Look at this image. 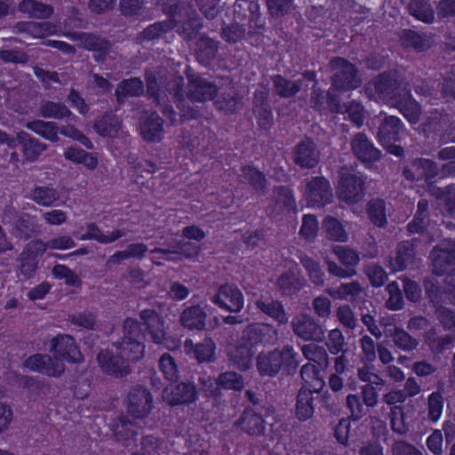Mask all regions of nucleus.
Instances as JSON below:
<instances>
[{
  "instance_id": "nucleus-29",
  "label": "nucleus",
  "mask_w": 455,
  "mask_h": 455,
  "mask_svg": "<svg viewBox=\"0 0 455 455\" xmlns=\"http://www.w3.org/2000/svg\"><path fill=\"white\" fill-rule=\"evenodd\" d=\"M144 93V83L139 77L124 79L116 85L115 94L119 105L124 104L128 98L139 97Z\"/></svg>"
},
{
  "instance_id": "nucleus-30",
  "label": "nucleus",
  "mask_w": 455,
  "mask_h": 455,
  "mask_svg": "<svg viewBox=\"0 0 455 455\" xmlns=\"http://www.w3.org/2000/svg\"><path fill=\"white\" fill-rule=\"evenodd\" d=\"M164 121L159 116H142L140 131L142 138L150 142L159 141L163 138Z\"/></svg>"
},
{
  "instance_id": "nucleus-50",
  "label": "nucleus",
  "mask_w": 455,
  "mask_h": 455,
  "mask_svg": "<svg viewBox=\"0 0 455 455\" xmlns=\"http://www.w3.org/2000/svg\"><path fill=\"white\" fill-rule=\"evenodd\" d=\"M199 382L204 390L212 396H219L222 389L227 388L228 373H221L218 379H212L210 376H201Z\"/></svg>"
},
{
  "instance_id": "nucleus-58",
  "label": "nucleus",
  "mask_w": 455,
  "mask_h": 455,
  "mask_svg": "<svg viewBox=\"0 0 455 455\" xmlns=\"http://www.w3.org/2000/svg\"><path fill=\"white\" fill-rule=\"evenodd\" d=\"M319 223L317 217L312 213L303 215L302 225L299 229V235L309 242H313L318 233Z\"/></svg>"
},
{
  "instance_id": "nucleus-21",
  "label": "nucleus",
  "mask_w": 455,
  "mask_h": 455,
  "mask_svg": "<svg viewBox=\"0 0 455 455\" xmlns=\"http://www.w3.org/2000/svg\"><path fill=\"white\" fill-rule=\"evenodd\" d=\"M292 161L301 169H313L319 163V152L310 139L299 141L292 149Z\"/></svg>"
},
{
  "instance_id": "nucleus-24",
  "label": "nucleus",
  "mask_w": 455,
  "mask_h": 455,
  "mask_svg": "<svg viewBox=\"0 0 455 455\" xmlns=\"http://www.w3.org/2000/svg\"><path fill=\"white\" fill-rule=\"evenodd\" d=\"M275 331L267 325L253 323L242 332L240 340L255 350L258 346L270 344Z\"/></svg>"
},
{
  "instance_id": "nucleus-12",
  "label": "nucleus",
  "mask_w": 455,
  "mask_h": 455,
  "mask_svg": "<svg viewBox=\"0 0 455 455\" xmlns=\"http://www.w3.org/2000/svg\"><path fill=\"white\" fill-rule=\"evenodd\" d=\"M43 241L40 239L32 240L23 248L17 258L18 275L26 279L33 277L38 267L39 258L44 253Z\"/></svg>"
},
{
  "instance_id": "nucleus-9",
  "label": "nucleus",
  "mask_w": 455,
  "mask_h": 455,
  "mask_svg": "<svg viewBox=\"0 0 455 455\" xmlns=\"http://www.w3.org/2000/svg\"><path fill=\"white\" fill-rule=\"evenodd\" d=\"M432 273L436 276L455 271V238H444L433 246L429 253Z\"/></svg>"
},
{
  "instance_id": "nucleus-13",
  "label": "nucleus",
  "mask_w": 455,
  "mask_h": 455,
  "mask_svg": "<svg viewBox=\"0 0 455 455\" xmlns=\"http://www.w3.org/2000/svg\"><path fill=\"white\" fill-rule=\"evenodd\" d=\"M101 371L109 376L122 379L131 373L130 363L116 349H106L97 355Z\"/></svg>"
},
{
  "instance_id": "nucleus-4",
  "label": "nucleus",
  "mask_w": 455,
  "mask_h": 455,
  "mask_svg": "<svg viewBox=\"0 0 455 455\" xmlns=\"http://www.w3.org/2000/svg\"><path fill=\"white\" fill-rule=\"evenodd\" d=\"M298 353L292 346L261 351L256 357V368L261 377H276L294 375L299 366Z\"/></svg>"
},
{
  "instance_id": "nucleus-64",
  "label": "nucleus",
  "mask_w": 455,
  "mask_h": 455,
  "mask_svg": "<svg viewBox=\"0 0 455 455\" xmlns=\"http://www.w3.org/2000/svg\"><path fill=\"white\" fill-rule=\"evenodd\" d=\"M341 264L347 269H354V267L359 262L357 252L347 247H339L335 251Z\"/></svg>"
},
{
  "instance_id": "nucleus-26",
  "label": "nucleus",
  "mask_w": 455,
  "mask_h": 455,
  "mask_svg": "<svg viewBox=\"0 0 455 455\" xmlns=\"http://www.w3.org/2000/svg\"><path fill=\"white\" fill-rule=\"evenodd\" d=\"M164 397L170 404L190 403L196 398V389L190 382H181L174 387H166Z\"/></svg>"
},
{
  "instance_id": "nucleus-36",
  "label": "nucleus",
  "mask_w": 455,
  "mask_h": 455,
  "mask_svg": "<svg viewBox=\"0 0 455 455\" xmlns=\"http://www.w3.org/2000/svg\"><path fill=\"white\" fill-rule=\"evenodd\" d=\"M387 337L391 338L394 346L401 351L411 352L419 346L418 339L403 328L395 326L388 330Z\"/></svg>"
},
{
  "instance_id": "nucleus-8",
  "label": "nucleus",
  "mask_w": 455,
  "mask_h": 455,
  "mask_svg": "<svg viewBox=\"0 0 455 455\" xmlns=\"http://www.w3.org/2000/svg\"><path fill=\"white\" fill-rule=\"evenodd\" d=\"M366 192L365 179L362 174L340 172L337 185V196L340 202L355 205L362 202Z\"/></svg>"
},
{
  "instance_id": "nucleus-17",
  "label": "nucleus",
  "mask_w": 455,
  "mask_h": 455,
  "mask_svg": "<svg viewBox=\"0 0 455 455\" xmlns=\"http://www.w3.org/2000/svg\"><path fill=\"white\" fill-rule=\"evenodd\" d=\"M419 243L418 238L400 241L397 244L395 255L390 257L388 266L393 273L402 272L409 266L413 265L417 249Z\"/></svg>"
},
{
  "instance_id": "nucleus-19",
  "label": "nucleus",
  "mask_w": 455,
  "mask_h": 455,
  "mask_svg": "<svg viewBox=\"0 0 455 455\" xmlns=\"http://www.w3.org/2000/svg\"><path fill=\"white\" fill-rule=\"evenodd\" d=\"M293 332L303 340L321 342L324 338L323 327L308 314L297 315L291 321Z\"/></svg>"
},
{
  "instance_id": "nucleus-51",
  "label": "nucleus",
  "mask_w": 455,
  "mask_h": 455,
  "mask_svg": "<svg viewBox=\"0 0 455 455\" xmlns=\"http://www.w3.org/2000/svg\"><path fill=\"white\" fill-rule=\"evenodd\" d=\"M27 128L41 135L42 137L52 140H58L59 127L53 122H44L35 120L26 124Z\"/></svg>"
},
{
  "instance_id": "nucleus-62",
  "label": "nucleus",
  "mask_w": 455,
  "mask_h": 455,
  "mask_svg": "<svg viewBox=\"0 0 455 455\" xmlns=\"http://www.w3.org/2000/svg\"><path fill=\"white\" fill-rule=\"evenodd\" d=\"M326 346L332 355H338L342 352L345 347V338L343 333L339 329H332L330 331Z\"/></svg>"
},
{
  "instance_id": "nucleus-40",
  "label": "nucleus",
  "mask_w": 455,
  "mask_h": 455,
  "mask_svg": "<svg viewBox=\"0 0 455 455\" xmlns=\"http://www.w3.org/2000/svg\"><path fill=\"white\" fill-rule=\"evenodd\" d=\"M242 176L249 186L257 192L265 193L267 180L261 170L252 164L242 166Z\"/></svg>"
},
{
  "instance_id": "nucleus-14",
  "label": "nucleus",
  "mask_w": 455,
  "mask_h": 455,
  "mask_svg": "<svg viewBox=\"0 0 455 455\" xmlns=\"http://www.w3.org/2000/svg\"><path fill=\"white\" fill-rule=\"evenodd\" d=\"M140 319L144 327L145 335L157 345H163L167 340V331L164 317L152 308L140 311Z\"/></svg>"
},
{
  "instance_id": "nucleus-27",
  "label": "nucleus",
  "mask_w": 455,
  "mask_h": 455,
  "mask_svg": "<svg viewBox=\"0 0 455 455\" xmlns=\"http://www.w3.org/2000/svg\"><path fill=\"white\" fill-rule=\"evenodd\" d=\"M240 428L250 436H262L265 432L266 421L260 414L251 408H245L238 419Z\"/></svg>"
},
{
  "instance_id": "nucleus-60",
  "label": "nucleus",
  "mask_w": 455,
  "mask_h": 455,
  "mask_svg": "<svg viewBox=\"0 0 455 455\" xmlns=\"http://www.w3.org/2000/svg\"><path fill=\"white\" fill-rule=\"evenodd\" d=\"M385 384L366 383L361 387V398L366 407H374L378 404L379 392Z\"/></svg>"
},
{
  "instance_id": "nucleus-33",
  "label": "nucleus",
  "mask_w": 455,
  "mask_h": 455,
  "mask_svg": "<svg viewBox=\"0 0 455 455\" xmlns=\"http://www.w3.org/2000/svg\"><path fill=\"white\" fill-rule=\"evenodd\" d=\"M255 350L241 341L236 347L229 351V363H232L238 370L243 371L249 370L252 365V359Z\"/></svg>"
},
{
  "instance_id": "nucleus-11",
  "label": "nucleus",
  "mask_w": 455,
  "mask_h": 455,
  "mask_svg": "<svg viewBox=\"0 0 455 455\" xmlns=\"http://www.w3.org/2000/svg\"><path fill=\"white\" fill-rule=\"evenodd\" d=\"M269 215L278 218L285 214H297L298 205L294 189L291 186L279 185L273 188V203L268 206Z\"/></svg>"
},
{
  "instance_id": "nucleus-16",
  "label": "nucleus",
  "mask_w": 455,
  "mask_h": 455,
  "mask_svg": "<svg viewBox=\"0 0 455 455\" xmlns=\"http://www.w3.org/2000/svg\"><path fill=\"white\" fill-rule=\"evenodd\" d=\"M25 366L31 371L49 377H60L65 371V363L60 358L50 355L36 354L26 359Z\"/></svg>"
},
{
  "instance_id": "nucleus-63",
  "label": "nucleus",
  "mask_w": 455,
  "mask_h": 455,
  "mask_svg": "<svg viewBox=\"0 0 455 455\" xmlns=\"http://www.w3.org/2000/svg\"><path fill=\"white\" fill-rule=\"evenodd\" d=\"M162 450L161 441L153 436L146 435L140 443V449L138 451L140 455H160Z\"/></svg>"
},
{
  "instance_id": "nucleus-41",
  "label": "nucleus",
  "mask_w": 455,
  "mask_h": 455,
  "mask_svg": "<svg viewBox=\"0 0 455 455\" xmlns=\"http://www.w3.org/2000/svg\"><path fill=\"white\" fill-rule=\"evenodd\" d=\"M217 52L218 43L208 36H201L196 44V57L203 65H208L215 58Z\"/></svg>"
},
{
  "instance_id": "nucleus-10",
  "label": "nucleus",
  "mask_w": 455,
  "mask_h": 455,
  "mask_svg": "<svg viewBox=\"0 0 455 455\" xmlns=\"http://www.w3.org/2000/svg\"><path fill=\"white\" fill-rule=\"evenodd\" d=\"M72 40L78 42V46L93 52V59L98 63H104L110 53L113 43L107 37L95 33L74 32L69 34Z\"/></svg>"
},
{
  "instance_id": "nucleus-15",
  "label": "nucleus",
  "mask_w": 455,
  "mask_h": 455,
  "mask_svg": "<svg viewBox=\"0 0 455 455\" xmlns=\"http://www.w3.org/2000/svg\"><path fill=\"white\" fill-rule=\"evenodd\" d=\"M153 408L151 393L141 386L133 387L127 395L126 411L137 419L147 417Z\"/></svg>"
},
{
  "instance_id": "nucleus-32",
  "label": "nucleus",
  "mask_w": 455,
  "mask_h": 455,
  "mask_svg": "<svg viewBox=\"0 0 455 455\" xmlns=\"http://www.w3.org/2000/svg\"><path fill=\"white\" fill-rule=\"evenodd\" d=\"M20 144L22 146L24 159L33 163L47 149V145L40 142L37 139L30 137L28 133L20 132L18 133Z\"/></svg>"
},
{
  "instance_id": "nucleus-1",
  "label": "nucleus",
  "mask_w": 455,
  "mask_h": 455,
  "mask_svg": "<svg viewBox=\"0 0 455 455\" xmlns=\"http://www.w3.org/2000/svg\"><path fill=\"white\" fill-rule=\"evenodd\" d=\"M229 23V44L243 40L259 47L264 43L265 20L259 0H235Z\"/></svg>"
},
{
  "instance_id": "nucleus-46",
  "label": "nucleus",
  "mask_w": 455,
  "mask_h": 455,
  "mask_svg": "<svg viewBox=\"0 0 455 455\" xmlns=\"http://www.w3.org/2000/svg\"><path fill=\"white\" fill-rule=\"evenodd\" d=\"M256 305L259 309H260L264 314L267 315L268 317H272V319L278 323L282 324L287 322V314L285 313L284 306L281 301L258 300Z\"/></svg>"
},
{
  "instance_id": "nucleus-56",
  "label": "nucleus",
  "mask_w": 455,
  "mask_h": 455,
  "mask_svg": "<svg viewBox=\"0 0 455 455\" xmlns=\"http://www.w3.org/2000/svg\"><path fill=\"white\" fill-rule=\"evenodd\" d=\"M166 20L155 22L143 29L139 35L141 40L152 41L159 38L161 36L173 30Z\"/></svg>"
},
{
  "instance_id": "nucleus-23",
  "label": "nucleus",
  "mask_w": 455,
  "mask_h": 455,
  "mask_svg": "<svg viewBox=\"0 0 455 455\" xmlns=\"http://www.w3.org/2000/svg\"><path fill=\"white\" fill-rule=\"evenodd\" d=\"M354 156L363 164H373L381 158V152L364 133H356L351 142Z\"/></svg>"
},
{
  "instance_id": "nucleus-20",
  "label": "nucleus",
  "mask_w": 455,
  "mask_h": 455,
  "mask_svg": "<svg viewBox=\"0 0 455 455\" xmlns=\"http://www.w3.org/2000/svg\"><path fill=\"white\" fill-rule=\"evenodd\" d=\"M185 73L189 87L188 97L192 101L204 102L213 99L217 93V87L213 83L196 74L189 67L187 68Z\"/></svg>"
},
{
  "instance_id": "nucleus-55",
  "label": "nucleus",
  "mask_w": 455,
  "mask_h": 455,
  "mask_svg": "<svg viewBox=\"0 0 455 455\" xmlns=\"http://www.w3.org/2000/svg\"><path fill=\"white\" fill-rule=\"evenodd\" d=\"M359 342L362 350V361L372 365L378 357V344L369 335L362 336Z\"/></svg>"
},
{
  "instance_id": "nucleus-54",
  "label": "nucleus",
  "mask_w": 455,
  "mask_h": 455,
  "mask_svg": "<svg viewBox=\"0 0 455 455\" xmlns=\"http://www.w3.org/2000/svg\"><path fill=\"white\" fill-rule=\"evenodd\" d=\"M120 124L116 116H102L95 122L94 128L101 136H114L119 131Z\"/></svg>"
},
{
  "instance_id": "nucleus-47",
  "label": "nucleus",
  "mask_w": 455,
  "mask_h": 455,
  "mask_svg": "<svg viewBox=\"0 0 455 455\" xmlns=\"http://www.w3.org/2000/svg\"><path fill=\"white\" fill-rule=\"evenodd\" d=\"M362 290L360 283L357 281H353L350 283H340L336 288H329L328 292L334 299L348 300L358 297Z\"/></svg>"
},
{
  "instance_id": "nucleus-57",
  "label": "nucleus",
  "mask_w": 455,
  "mask_h": 455,
  "mask_svg": "<svg viewBox=\"0 0 455 455\" xmlns=\"http://www.w3.org/2000/svg\"><path fill=\"white\" fill-rule=\"evenodd\" d=\"M188 245L186 242H179L175 246L171 249H164V248H155L151 250V253H160L163 254L161 259L176 261L181 259L182 256L189 258L192 256V253H188L185 250V247Z\"/></svg>"
},
{
  "instance_id": "nucleus-25",
  "label": "nucleus",
  "mask_w": 455,
  "mask_h": 455,
  "mask_svg": "<svg viewBox=\"0 0 455 455\" xmlns=\"http://www.w3.org/2000/svg\"><path fill=\"white\" fill-rule=\"evenodd\" d=\"M163 90L180 110H184L185 101L184 78L176 71H168L164 76Z\"/></svg>"
},
{
  "instance_id": "nucleus-38",
  "label": "nucleus",
  "mask_w": 455,
  "mask_h": 455,
  "mask_svg": "<svg viewBox=\"0 0 455 455\" xmlns=\"http://www.w3.org/2000/svg\"><path fill=\"white\" fill-rule=\"evenodd\" d=\"M28 197L39 205L50 207L55 205V203L60 200V195L52 187L36 186L30 191Z\"/></svg>"
},
{
  "instance_id": "nucleus-5",
  "label": "nucleus",
  "mask_w": 455,
  "mask_h": 455,
  "mask_svg": "<svg viewBox=\"0 0 455 455\" xmlns=\"http://www.w3.org/2000/svg\"><path fill=\"white\" fill-rule=\"evenodd\" d=\"M404 132L403 124L397 116H385L378 129L377 141L387 154L402 158L404 148L399 142Z\"/></svg>"
},
{
  "instance_id": "nucleus-61",
  "label": "nucleus",
  "mask_w": 455,
  "mask_h": 455,
  "mask_svg": "<svg viewBox=\"0 0 455 455\" xmlns=\"http://www.w3.org/2000/svg\"><path fill=\"white\" fill-rule=\"evenodd\" d=\"M346 403L353 420H359L366 414V406L360 395H348Z\"/></svg>"
},
{
  "instance_id": "nucleus-34",
  "label": "nucleus",
  "mask_w": 455,
  "mask_h": 455,
  "mask_svg": "<svg viewBox=\"0 0 455 455\" xmlns=\"http://www.w3.org/2000/svg\"><path fill=\"white\" fill-rule=\"evenodd\" d=\"M315 411L314 396L307 387H300L297 394L295 414L299 420L307 421Z\"/></svg>"
},
{
  "instance_id": "nucleus-45",
  "label": "nucleus",
  "mask_w": 455,
  "mask_h": 455,
  "mask_svg": "<svg viewBox=\"0 0 455 455\" xmlns=\"http://www.w3.org/2000/svg\"><path fill=\"white\" fill-rule=\"evenodd\" d=\"M366 213L371 223L377 228H384L387 224L386 204L381 199L371 200L366 204Z\"/></svg>"
},
{
  "instance_id": "nucleus-42",
  "label": "nucleus",
  "mask_w": 455,
  "mask_h": 455,
  "mask_svg": "<svg viewBox=\"0 0 455 455\" xmlns=\"http://www.w3.org/2000/svg\"><path fill=\"white\" fill-rule=\"evenodd\" d=\"M18 9L35 19H47L53 13L52 5L36 0H22L20 2Z\"/></svg>"
},
{
  "instance_id": "nucleus-52",
  "label": "nucleus",
  "mask_w": 455,
  "mask_h": 455,
  "mask_svg": "<svg viewBox=\"0 0 455 455\" xmlns=\"http://www.w3.org/2000/svg\"><path fill=\"white\" fill-rule=\"evenodd\" d=\"M273 84L275 92L283 98L292 97L301 90L299 82L289 81L282 75H276L273 78Z\"/></svg>"
},
{
  "instance_id": "nucleus-59",
  "label": "nucleus",
  "mask_w": 455,
  "mask_h": 455,
  "mask_svg": "<svg viewBox=\"0 0 455 455\" xmlns=\"http://www.w3.org/2000/svg\"><path fill=\"white\" fill-rule=\"evenodd\" d=\"M159 368L164 378L169 381H176L179 379V370L174 358L168 353H164L159 359Z\"/></svg>"
},
{
  "instance_id": "nucleus-53",
  "label": "nucleus",
  "mask_w": 455,
  "mask_h": 455,
  "mask_svg": "<svg viewBox=\"0 0 455 455\" xmlns=\"http://www.w3.org/2000/svg\"><path fill=\"white\" fill-rule=\"evenodd\" d=\"M444 398L439 392H433L427 397V419L437 422L443 416Z\"/></svg>"
},
{
  "instance_id": "nucleus-43",
  "label": "nucleus",
  "mask_w": 455,
  "mask_h": 455,
  "mask_svg": "<svg viewBox=\"0 0 455 455\" xmlns=\"http://www.w3.org/2000/svg\"><path fill=\"white\" fill-rule=\"evenodd\" d=\"M206 314L198 306L188 307L180 315L181 324L190 330H202L205 325Z\"/></svg>"
},
{
  "instance_id": "nucleus-18",
  "label": "nucleus",
  "mask_w": 455,
  "mask_h": 455,
  "mask_svg": "<svg viewBox=\"0 0 455 455\" xmlns=\"http://www.w3.org/2000/svg\"><path fill=\"white\" fill-rule=\"evenodd\" d=\"M50 352L60 358L62 362L78 363L83 360L82 354L75 341L68 334H59L50 341Z\"/></svg>"
},
{
  "instance_id": "nucleus-39",
  "label": "nucleus",
  "mask_w": 455,
  "mask_h": 455,
  "mask_svg": "<svg viewBox=\"0 0 455 455\" xmlns=\"http://www.w3.org/2000/svg\"><path fill=\"white\" fill-rule=\"evenodd\" d=\"M115 349L129 363L140 360L144 354V345L131 338H122L121 341L115 345Z\"/></svg>"
},
{
  "instance_id": "nucleus-7",
  "label": "nucleus",
  "mask_w": 455,
  "mask_h": 455,
  "mask_svg": "<svg viewBox=\"0 0 455 455\" xmlns=\"http://www.w3.org/2000/svg\"><path fill=\"white\" fill-rule=\"evenodd\" d=\"M302 193L309 208L323 209L333 202V188L331 181L323 176L305 180Z\"/></svg>"
},
{
  "instance_id": "nucleus-31",
  "label": "nucleus",
  "mask_w": 455,
  "mask_h": 455,
  "mask_svg": "<svg viewBox=\"0 0 455 455\" xmlns=\"http://www.w3.org/2000/svg\"><path fill=\"white\" fill-rule=\"evenodd\" d=\"M147 95L153 102L160 107L163 114H174L169 96L163 89H159L156 77L150 76L147 77Z\"/></svg>"
},
{
  "instance_id": "nucleus-2",
  "label": "nucleus",
  "mask_w": 455,
  "mask_h": 455,
  "mask_svg": "<svg viewBox=\"0 0 455 455\" xmlns=\"http://www.w3.org/2000/svg\"><path fill=\"white\" fill-rule=\"evenodd\" d=\"M156 6L167 16L165 20L185 41L196 39L203 28V20L192 0H158Z\"/></svg>"
},
{
  "instance_id": "nucleus-22",
  "label": "nucleus",
  "mask_w": 455,
  "mask_h": 455,
  "mask_svg": "<svg viewBox=\"0 0 455 455\" xmlns=\"http://www.w3.org/2000/svg\"><path fill=\"white\" fill-rule=\"evenodd\" d=\"M411 168L403 169V175L410 181H430L438 175L436 163L427 158H416L411 164Z\"/></svg>"
},
{
  "instance_id": "nucleus-48",
  "label": "nucleus",
  "mask_w": 455,
  "mask_h": 455,
  "mask_svg": "<svg viewBox=\"0 0 455 455\" xmlns=\"http://www.w3.org/2000/svg\"><path fill=\"white\" fill-rule=\"evenodd\" d=\"M401 40L404 46L411 47L419 52H424L430 47V43L427 36L410 28L403 30Z\"/></svg>"
},
{
  "instance_id": "nucleus-3",
  "label": "nucleus",
  "mask_w": 455,
  "mask_h": 455,
  "mask_svg": "<svg viewBox=\"0 0 455 455\" xmlns=\"http://www.w3.org/2000/svg\"><path fill=\"white\" fill-rule=\"evenodd\" d=\"M375 92L380 98L389 99L400 114H422L421 105L410 90L401 89L396 75L390 71L379 73L374 81Z\"/></svg>"
},
{
  "instance_id": "nucleus-28",
  "label": "nucleus",
  "mask_w": 455,
  "mask_h": 455,
  "mask_svg": "<svg viewBox=\"0 0 455 455\" xmlns=\"http://www.w3.org/2000/svg\"><path fill=\"white\" fill-rule=\"evenodd\" d=\"M12 32L16 34L26 33L33 37H44L54 34L57 28L49 21H20L12 27Z\"/></svg>"
},
{
  "instance_id": "nucleus-44",
  "label": "nucleus",
  "mask_w": 455,
  "mask_h": 455,
  "mask_svg": "<svg viewBox=\"0 0 455 455\" xmlns=\"http://www.w3.org/2000/svg\"><path fill=\"white\" fill-rule=\"evenodd\" d=\"M409 13L416 20L424 23H432L435 20V11L427 0H410Z\"/></svg>"
},
{
  "instance_id": "nucleus-37",
  "label": "nucleus",
  "mask_w": 455,
  "mask_h": 455,
  "mask_svg": "<svg viewBox=\"0 0 455 455\" xmlns=\"http://www.w3.org/2000/svg\"><path fill=\"white\" fill-rule=\"evenodd\" d=\"M322 230L325 236L335 242H346L347 233L339 219L332 215H326L322 221Z\"/></svg>"
},
{
  "instance_id": "nucleus-35",
  "label": "nucleus",
  "mask_w": 455,
  "mask_h": 455,
  "mask_svg": "<svg viewBox=\"0 0 455 455\" xmlns=\"http://www.w3.org/2000/svg\"><path fill=\"white\" fill-rule=\"evenodd\" d=\"M184 348L187 354H193L199 363L209 362L213 358L215 345L211 339L194 344L191 339H186Z\"/></svg>"
},
{
  "instance_id": "nucleus-6",
  "label": "nucleus",
  "mask_w": 455,
  "mask_h": 455,
  "mask_svg": "<svg viewBox=\"0 0 455 455\" xmlns=\"http://www.w3.org/2000/svg\"><path fill=\"white\" fill-rule=\"evenodd\" d=\"M331 86L338 92L354 91L362 84L358 75L356 65L342 57H334L331 59Z\"/></svg>"
},
{
  "instance_id": "nucleus-49",
  "label": "nucleus",
  "mask_w": 455,
  "mask_h": 455,
  "mask_svg": "<svg viewBox=\"0 0 455 455\" xmlns=\"http://www.w3.org/2000/svg\"><path fill=\"white\" fill-rule=\"evenodd\" d=\"M300 262L307 270L310 282L315 286H323L325 281V274L319 261L306 255L300 258Z\"/></svg>"
}]
</instances>
